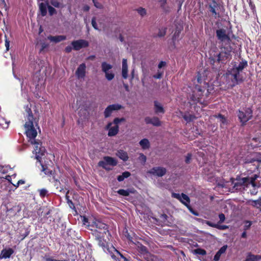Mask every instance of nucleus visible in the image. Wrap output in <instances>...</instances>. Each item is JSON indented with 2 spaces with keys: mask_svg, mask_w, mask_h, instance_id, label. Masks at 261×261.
I'll return each mask as SVG.
<instances>
[{
  "mask_svg": "<svg viewBox=\"0 0 261 261\" xmlns=\"http://www.w3.org/2000/svg\"><path fill=\"white\" fill-rule=\"evenodd\" d=\"M128 66L127 59H123L122 62V76L124 79H126L128 77Z\"/></svg>",
  "mask_w": 261,
  "mask_h": 261,
  "instance_id": "19",
  "label": "nucleus"
},
{
  "mask_svg": "<svg viewBox=\"0 0 261 261\" xmlns=\"http://www.w3.org/2000/svg\"><path fill=\"white\" fill-rule=\"evenodd\" d=\"M139 159L145 163L146 161V156L143 153H140Z\"/></svg>",
  "mask_w": 261,
  "mask_h": 261,
  "instance_id": "58",
  "label": "nucleus"
},
{
  "mask_svg": "<svg viewBox=\"0 0 261 261\" xmlns=\"http://www.w3.org/2000/svg\"><path fill=\"white\" fill-rule=\"evenodd\" d=\"M72 49H73L72 46H71L70 45H68L65 48L64 50L66 53H70L72 51Z\"/></svg>",
  "mask_w": 261,
  "mask_h": 261,
  "instance_id": "60",
  "label": "nucleus"
},
{
  "mask_svg": "<svg viewBox=\"0 0 261 261\" xmlns=\"http://www.w3.org/2000/svg\"><path fill=\"white\" fill-rule=\"evenodd\" d=\"M167 170L165 168L162 167H155L151 168L148 173L150 174L158 176L159 177H162L166 174Z\"/></svg>",
  "mask_w": 261,
  "mask_h": 261,
  "instance_id": "14",
  "label": "nucleus"
},
{
  "mask_svg": "<svg viewBox=\"0 0 261 261\" xmlns=\"http://www.w3.org/2000/svg\"><path fill=\"white\" fill-rule=\"evenodd\" d=\"M258 161L257 160H255V159H245L244 161L245 164H249V163H253L254 162Z\"/></svg>",
  "mask_w": 261,
  "mask_h": 261,
  "instance_id": "57",
  "label": "nucleus"
},
{
  "mask_svg": "<svg viewBox=\"0 0 261 261\" xmlns=\"http://www.w3.org/2000/svg\"><path fill=\"white\" fill-rule=\"evenodd\" d=\"M130 173L128 171H125L122 173L121 175L117 176V180L118 181H122L125 178H128L130 176Z\"/></svg>",
  "mask_w": 261,
  "mask_h": 261,
  "instance_id": "33",
  "label": "nucleus"
},
{
  "mask_svg": "<svg viewBox=\"0 0 261 261\" xmlns=\"http://www.w3.org/2000/svg\"><path fill=\"white\" fill-rule=\"evenodd\" d=\"M86 73V65L85 63L81 64L77 67L75 71V75L76 77L80 80L84 79Z\"/></svg>",
  "mask_w": 261,
  "mask_h": 261,
  "instance_id": "15",
  "label": "nucleus"
},
{
  "mask_svg": "<svg viewBox=\"0 0 261 261\" xmlns=\"http://www.w3.org/2000/svg\"><path fill=\"white\" fill-rule=\"evenodd\" d=\"M92 2L93 3V4H94V6L97 8H98V9H101L103 8V6L102 5L99 3L97 0H92Z\"/></svg>",
  "mask_w": 261,
  "mask_h": 261,
  "instance_id": "51",
  "label": "nucleus"
},
{
  "mask_svg": "<svg viewBox=\"0 0 261 261\" xmlns=\"http://www.w3.org/2000/svg\"><path fill=\"white\" fill-rule=\"evenodd\" d=\"M216 35L217 39L222 43L230 44L231 41L229 32L225 28H220L216 30Z\"/></svg>",
  "mask_w": 261,
  "mask_h": 261,
  "instance_id": "6",
  "label": "nucleus"
},
{
  "mask_svg": "<svg viewBox=\"0 0 261 261\" xmlns=\"http://www.w3.org/2000/svg\"><path fill=\"white\" fill-rule=\"evenodd\" d=\"M125 236L127 238V239L132 242L133 241V237L129 234L127 230L126 231Z\"/></svg>",
  "mask_w": 261,
  "mask_h": 261,
  "instance_id": "62",
  "label": "nucleus"
},
{
  "mask_svg": "<svg viewBox=\"0 0 261 261\" xmlns=\"http://www.w3.org/2000/svg\"><path fill=\"white\" fill-rule=\"evenodd\" d=\"M136 192V190L134 188H129L126 190L119 189L117 191L118 194L123 196H128L130 193L134 194Z\"/></svg>",
  "mask_w": 261,
  "mask_h": 261,
  "instance_id": "21",
  "label": "nucleus"
},
{
  "mask_svg": "<svg viewBox=\"0 0 261 261\" xmlns=\"http://www.w3.org/2000/svg\"><path fill=\"white\" fill-rule=\"evenodd\" d=\"M116 155L121 160L126 162L128 159L127 153L123 150L120 149L116 153Z\"/></svg>",
  "mask_w": 261,
  "mask_h": 261,
  "instance_id": "25",
  "label": "nucleus"
},
{
  "mask_svg": "<svg viewBox=\"0 0 261 261\" xmlns=\"http://www.w3.org/2000/svg\"><path fill=\"white\" fill-rule=\"evenodd\" d=\"M91 231L98 245L105 252L110 253L114 261H118L119 258L123 259L124 261L126 260V258L109 243L110 238L111 237L110 232L99 231L98 229H91Z\"/></svg>",
  "mask_w": 261,
  "mask_h": 261,
  "instance_id": "2",
  "label": "nucleus"
},
{
  "mask_svg": "<svg viewBox=\"0 0 261 261\" xmlns=\"http://www.w3.org/2000/svg\"><path fill=\"white\" fill-rule=\"evenodd\" d=\"M224 51H221L217 55V61L219 63L225 64L231 58V46L229 45L226 47H224Z\"/></svg>",
  "mask_w": 261,
  "mask_h": 261,
  "instance_id": "7",
  "label": "nucleus"
},
{
  "mask_svg": "<svg viewBox=\"0 0 261 261\" xmlns=\"http://www.w3.org/2000/svg\"><path fill=\"white\" fill-rule=\"evenodd\" d=\"M154 112L156 114L162 113L164 114L165 113V110L162 105L159 103L158 101H154Z\"/></svg>",
  "mask_w": 261,
  "mask_h": 261,
  "instance_id": "26",
  "label": "nucleus"
},
{
  "mask_svg": "<svg viewBox=\"0 0 261 261\" xmlns=\"http://www.w3.org/2000/svg\"><path fill=\"white\" fill-rule=\"evenodd\" d=\"M205 223L206 225H207L208 226H211L212 227H214V228H216V227L217 226V224L213 223V222H211L210 221L206 220Z\"/></svg>",
  "mask_w": 261,
  "mask_h": 261,
  "instance_id": "56",
  "label": "nucleus"
},
{
  "mask_svg": "<svg viewBox=\"0 0 261 261\" xmlns=\"http://www.w3.org/2000/svg\"><path fill=\"white\" fill-rule=\"evenodd\" d=\"M5 45L6 48V51H7L10 49V41L7 39L5 40Z\"/></svg>",
  "mask_w": 261,
  "mask_h": 261,
  "instance_id": "61",
  "label": "nucleus"
},
{
  "mask_svg": "<svg viewBox=\"0 0 261 261\" xmlns=\"http://www.w3.org/2000/svg\"><path fill=\"white\" fill-rule=\"evenodd\" d=\"M91 24L94 29H95L96 30H99L98 28V27H97L96 21V18L95 17H93L92 18Z\"/></svg>",
  "mask_w": 261,
  "mask_h": 261,
  "instance_id": "52",
  "label": "nucleus"
},
{
  "mask_svg": "<svg viewBox=\"0 0 261 261\" xmlns=\"http://www.w3.org/2000/svg\"><path fill=\"white\" fill-rule=\"evenodd\" d=\"M137 11L138 13L142 17L146 14V11L145 9L142 7L139 8L138 9H137Z\"/></svg>",
  "mask_w": 261,
  "mask_h": 261,
  "instance_id": "46",
  "label": "nucleus"
},
{
  "mask_svg": "<svg viewBox=\"0 0 261 261\" xmlns=\"http://www.w3.org/2000/svg\"><path fill=\"white\" fill-rule=\"evenodd\" d=\"M252 225V222L250 221H246L244 226V230L246 231L248 230Z\"/></svg>",
  "mask_w": 261,
  "mask_h": 261,
  "instance_id": "49",
  "label": "nucleus"
},
{
  "mask_svg": "<svg viewBox=\"0 0 261 261\" xmlns=\"http://www.w3.org/2000/svg\"><path fill=\"white\" fill-rule=\"evenodd\" d=\"M216 117L220 119V122H221L220 126L221 127H223L222 125L226 124L227 120L224 116L221 114H219L217 116H216Z\"/></svg>",
  "mask_w": 261,
  "mask_h": 261,
  "instance_id": "37",
  "label": "nucleus"
},
{
  "mask_svg": "<svg viewBox=\"0 0 261 261\" xmlns=\"http://www.w3.org/2000/svg\"><path fill=\"white\" fill-rule=\"evenodd\" d=\"M159 2L160 3V6L163 11L165 12H168V8L166 7L167 0H159Z\"/></svg>",
  "mask_w": 261,
  "mask_h": 261,
  "instance_id": "38",
  "label": "nucleus"
},
{
  "mask_svg": "<svg viewBox=\"0 0 261 261\" xmlns=\"http://www.w3.org/2000/svg\"><path fill=\"white\" fill-rule=\"evenodd\" d=\"M137 250L140 253L143 254L148 253L147 247L140 243H138L137 245Z\"/></svg>",
  "mask_w": 261,
  "mask_h": 261,
  "instance_id": "31",
  "label": "nucleus"
},
{
  "mask_svg": "<svg viewBox=\"0 0 261 261\" xmlns=\"http://www.w3.org/2000/svg\"><path fill=\"white\" fill-rule=\"evenodd\" d=\"M13 252L14 251L12 248L4 249L1 251L0 258H9Z\"/></svg>",
  "mask_w": 261,
  "mask_h": 261,
  "instance_id": "20",
  "label": "nucleus"
},
{
  "mask_svg": "<svg viewBox=\"0 0 261 261\" xmlns=\"http://www.w3.org/2000/svg\"><path fill=\"white\" fill-rule=\"evenodd\" d=\"M251 205L258 208L261 212V197L255 200H251Z\"/></svg>",
  "mask_w": 261,
  "mask_h": 261,
  "instance_id": "35",
  "label": "nucleus"
},
{
  "mask_svg": "<svg viewBox=\"0 0 261 261\" xmlns=\"http://www.w3.org/2000/svg\"><path fill=\"white\" fill-rule=\"evenodd\" d=\"M44 209H45V207H40V208L38 210V211H37V214H38L39 216H42V213H43V211L44 210Z\"/></svg>",
  "mask_w": 261,
  "mask_h": 261,
  "instance_id": "63",
  "label": "nucleus"
},
{
  "mask_svg": "<svg viewBox=\"0 0 261 261\" xmlns=\"http://www.w3.org/2000/svg\"><path fill=\"white\" fill-rule=\"evenodd\" d=\"M101 68L102 71L106 73L112 68V66L106 62H103L101 64Z\"/></svg>",
  "mask_w": 261,
  "mask_h": 261,
  "instance_id": "36",
  "label": "nucleus"
},
{
  "mask_svg": "<svg viewBox=\"0 0 261 261\" xmlns=\"http://www.w3.org/2000/svg\"><path fill=\"white\" fill-rule=\"evenodd\" d=\"M261 260V255H254L249 252L244 261H259Z\"/></svg>",
  "mask_w": 261,
  "mask_h": 261,
  "instance_id": "24",
  "label": "nucleus"
},
{
  "mask_svg": "<svg viewBox=\"0 0 261 261\" xmlns=\"http://www.w3.org/2000/svg\"><path fill=\"white\" fill-rule=\"evenodd\" d=\"M50 3L52 6L57 8L62 9L65 7V5L57 0H50Z\"/></svg>",
  "mask_w": 261,
  "mask_h": 261,
  "instance_id": "34",
  "label": "nucleus"
},
{
  "mask_svg": "<svg viewBox=\"0 0 261 261\" xmlns=\"http://www.w3.org/2000/svg\"><path fill=\"white\" fill-rule=\"evenodd\" d=\"M238 116L243 125L252 118V111L249 108L243 109L242 110H239Z\"/></svg>",
  "mask_w": 261,
  "mask_h": 261,
  "instance_id": "8",
  "label": "nucleus"
},
{
  "mask_svg": "<svg viewBox=\"0 0 261 261\" xmlns=\"http://www.w3.org/2000/svg\"><path fill=\"white\" fill-rule=\"evenodd\" d=\"M194 252L199 255H206V251L202 248H197L194 250Z\"/></svg>",
  "mask_w": 261,
  "mask_h": 261,
  "instance_id": "42",
  "label": "nucleus"
},
{
  "mask_svg": "<svg viewBox=\"0 0 261 261\" xmlns=\"http://www.w3.org/2000/svg\"><path fill=\"white\" fill-rule=\"evenodd\" d=\"M166 28H162L161 29H159L158 36L160 37H164L166 35Z\"/></svg>",
  "mask_w": 261,
  "mask_h": 261,
  "instance_id": "44",
  "label": "nucleus"
},
{
  "mask_svg": "<svg viewBox=\"0 0 261 261\" xmlns=\"http://www.w3.org/2000/svg\"><path fill=\"white\" fill-rule=\"evenodd\" d=\"M247 66V61L242 59L238 65L235 64L232 68L228 70V74L230 75L232 77L231 79L232 87L243 82V76L240 75V72Z\"/></svg>",
  "mask_w": 261,
  "mask_h": 261,
  "instance_id": "3",
  "label": "nucleus"
},
{
  "mask_svg": "<svg viewBox=\"0 0 261 261\" xmlns=\"http://www.w3.org/2000/svg\"><path fill=\"white\" fill-rule=\"evenodd\" d=\"M181 30H182L181 29H178L177 28H176V31L174 33V35L172 36V41L174 43L175 41L179 37Z\"/></svg>",
  "mask_w": 261,
  "mask_h": 261,
  "instance_id": "39",
  "label": "nucleus"
},
{
  "mask_svg": "<svg viewBox=\"0 0 261 261\" xmlns=\"http://www.w3.org/2000/svg\"><path fill=\"white\" fill-rule=\"evenodd\" d=\"M166 63L164 61H161L159 65H158V68H162L163 67L165 66L166 65Z\"/></svg>",
  "mask_w": 261,
  "mask_h": 261,
  "instance_id": "64",
  "label": "nucleus"
},
{
  "mask_svg": "<svg viewBox=\"0 0 261 261\" xmlns=\"http://www.w3.org/2000/svg\"><path fill=\"white\" fill-rule=\"evenodd\" d=\"M92 227L94 228L93 229H98L99 231L110 232L108 225L97 219H95L93 222Z\"/></svg>",
  "mask_w": 261,
  "mask_h": 261,
  "instance_id": "11",
  "label": "nucleus"
},
{
  "mask_svg": "<svg viewBox=\"0 0 261 261\" xmlns=\"http://www.w3.org/2000/svg\"><path fill=\"white\" fill-rule=\"evenodd\" d=\"M139 144L143 149H148L150 147L149 142L147 139H142L140 141Z\"/></svg>",
  "mask_w": 261,
  "mask_h": 261,
  "instance_id": "30",
  "label": "nucleus"
},
{
  "mask_svg": "<svg viewBox=\"0 0 261 261\" xmlns=\"http://www.w3.org/2000/svg\"><path fill=\"white\" fill-rule=\"evenodd\" d=\"M149 261H163V259L156 255H151L150 256Z\"/></svg>",
  "mask_w": 261,
  "mask_h": 261,
  "instance_id": "48",
  "label": "nucleus"
},
{
  "mask_svg": "<svg viewBox=\"0 0 261 261\" xmlns=\"http://www.w3.org/2000/svg\"><path fill=\"white\" fill-rule=\"evenodd\" d=\"M122 108H123V107L121 105L118 104V103L113 104V105H110L108 106L106 108V109L104 111V113H103L105 117V118L109 117L111 115L112 112L114 111H118V110L121 109Z\"/></svg>",
  "mask_w": 261,
  "mask_h": 261,
  "instance_id": "12",
  "label": "nucleus"
},
{
  "mask_svg": "<svg viewBox=\"0 0 261 261\" xmlns=\"http://www.w3.org/2000/svg\"><path fill=\"white\" fill-rule=\"evenodd\" d=\"M220 8V4L217 3L215 0H212V2L208 4V10L216 18L220 17V13L217 12Z\"/></svg>",
  "mask_w": 261,
  "mask_h": 261,
  "instance_id": "13",
  "label": "nucleus"
},
{
  "mask_svg": "<svg viewBox=\"0 0 261 261\" xmlns=\"http://www.w3.org/2000/svg\"><path fill=\"white\" fill-rule=\"evenodd\" d=\"M219 223H222L224 222L225 220V216L224 214L221 213L219 214Z\"/></svg>",
  "mask_w": 261,
  "mask_h": 261,
  "instance_id": "54",
  "label": "nucleus"
},
{
  "mask_svg": "<svg viewBox=\"0 0 261 261\" xmlns=\"http://www.w3.org/2000/svg\"><path fill=\"white\" fill-rule=\"evenodd\" d=\"M145 122L146 124H151L155 126H160L161 125V121L159 118L156 117H153L152 118L147 117L145 118Z\"/></svg>",
  "mask_w": 261,
  "mask_h": 261,
  "instance_id": "18",
  "label": "nucleus"
},
{
  "mask_svg": "<svg viewBox=\"0 0 261 261\" xmlns=\"http://www.w3.org/2000/svg\"><path fill=\"white\" fill-rule=\"evenodd\" d=\"M112 122H109L106 126V129L108 130V135L109 137L116 136L119 132V125L112 127Z\"/></svg>",
  "mask_w": 261,
  "mask_h": 261,
  "instance_id": "16",
  "label": "nucleus"
},
{
  "mask_svg": "<svg viewBox=\"0 0 261 261\" xmlns=\"http://www.w3.org/2000/svg\"><path fill=\"white\" fill-rule=\"evenodd\" d=\"M103 160L100 161L98 163V166L102 167L107 171H110L111 169L108 167V165L115 166L118 163L117 160L111 156H105L103 157Z\"/></svg>",
  "mask_w": 261,
  "mask_h": 261,
  "instance_id": "9",
  "label": "nucleus"
},
{
  "mask_svg": "<svg viewBox=\"0 0 261 261\" xmlns=\"http://www.w3.org/2000/svg\"><path fill=\"white\" fill-rule=\"evenodd\" d=\"M105 76L108 81H111L114 79L115 74L113 73H109L108 72H107L105 73Z\"/></svg>",
  "mask_w": 261,
  "mask_h": 261,
  "instance_id": "50",
  "label": "nucleus"
},
{
  "mask_svg": "<svg viewBox=\"0 0 261 261\" xmlns=\"http://www.w3.org/2000/svg\"><path fill=\"white\" fill-rule=\"evenodd\" d=\"M69 193V190H68L67 191V192H66V195H65V199L67 201V203L68 204L70 208H71L72 210H75V207L74 206L73 202L69 198V196L68 195Z\"/></svg>",
  "mask_w": 261,
  "mask_h": 261,
  "instance_id": "32",
  "label": "nucleus"
},
{
  "mask_svg": "<svg viewBox=\"0 0 261 261\" xmlns=\"http://www.w3.org/2000/svg\"><path fill=\"white\" fill-rule=\"evenodd\" d=\"M236 180H237V181L233 183V188L236 190H241L243 186L247 187V180H248V178L243 177L237 178Z\"/></svg>",
  "mask_w": 261,
  "mask_h": 261,
  "instance_id": "17",
  "label": "nucleus"
},
{
  "mask_svg": "<svg viewBox=\"0 0 261 261\" xmlns=\"http://www.w3.org/2000/svg\"><path fill=\"white\" fill-rule=\"evenodd\" d=\"M172 197L176 198L180 201L182 204L186 206L190 212L194 214L195 216H198V213L193 210L191 206L190 205V198L186 194L182 193L180 195L178 193H172Z\"/></svg>",
  "mask_w": 261,
  "mask_h": 261,
  "instance_id": "5",
  "label": "nucleus"
},
{
  "mask_svg": "<svg viewBox=\"0 0 261 261\" xmlns=\"http://www.w3.org/2000/svg\"><path fill=\"white\" fill-rule=\"evenodd\" d=\"M180 113L182 118L187 121V122H190L195 118V116L194 115L189 113H183L181 112H180Z\"/></svg>",
  "mask_w": 261,
  "mask_h": 261,
  "instance_id": "28",
  "label": "nucleus"
},
{
  "mask_svg": "<svg viewBox=\"0 0 261 261\" xmlns=\"http://www.w3.org/2000/svg\"><path fill=\"white\" fill-rule=\"evenodd\" d=\"M205 89L206 88L204 87L196 85L191 96V100L195 103H199L204 106H206L207 102L205 99V97L207 98V95L204 94Z\"/></svg>",
  "mask_w": 261,
  "mask_h": 261,
  "instance_id": "4",
  "label": "nucleus"
},
{
  "mask_svg": "<svg viewBox=\"0 0 261 261\" xmlns=\"http://www.w3.org/2000/svg\"><path fill=\"white\" fill-rule=\"evenodd\" d=\"M258 177V176L257 174H254L251 177H246L248 179L247 182V186H248L249 185H251L252 187H254L256 186L255 180Z\"/></svg>",
  "mask_w": 261,
  "mask_h": 261,
  "instance_id": "27",
  "label": "nucleus"
},
{
  "mask_svg": "<svg viewBox=\"0 0 261 261\" xmlns=\"http://www.w3.org/2000/svg\"><path fill=\"white\" fill-rule=\"evenodd\" d=\"M216 228L219 229L220 230H225L228 228V226L225 225H221L217 224V226L216 227Z\"/></svg>",
  "mask_w": 261,
  "mask_h": 261,
  "instance_id": "59",
  "label": "nucleus"
},
{
  "mask_svg": "<svg viewBox=\"0 0 261 261\" xmlns=\"http://www.w3.org/2000/svg\"><path fill=\"white\" fill-rule=\"evenodd\" d=\"M11 59L12 61V71H13V74L15 77H16V74L15 73V59L14 57H13V56H11Z\"/></svg>",
  "mask_w": 261,
  "mask_h": 261,
  "instance_id": "47",
  "label": "nucleus"
},
{
  "mask_svg": "<svg viewBox=\"0 0 261 261\" xmlns=\"http://www.w3.org/2000/svg\"><path fill=\"white\" fill-rule=\"evenodd\" d=\"M191 158H192V154L190 153H188L186 156V159H185L186 163L189 164L191 162Z\"/></svg>",
  "mask_w": 261,
  "mask_h": 261,
  "instance_id": "55",
  "label": "nucleus"
},
{
  "mask_svg": "<svg viewBox=\"0 0 261 261\" xmlns=\"http://www.w3.org/2000/svg\"><path fill=\"white\" fill-rule=\"evenodd\" d=\"M47 38L51 42L55 43H58L66 39V36L65 35H58L55 36L50 35L48 36Z\"/></svg>",
  "mask_w": 261,
  "mask_h": 261,
  "instance_id": "22",
  "label": "nucleus"
},
{
  "mask_svg": "<svg viewBox=\"0 0 261 261\" xmlns=\"http://www.w3.org/2000/svg\"><path fill=\"white\" fill-rule=\"evenodd\" d=\"M227 248V245H224L221 248H220V249L217 252V253L215 255L214 260L215 261H218L220 259L221 255L226 252Z\"/></svg>",
  "mask_w": 261,
  "mask_h": 261,
  "instance_id": "23",
  "label": "nucleus"
},
{
  "mask_svg": "<svg viewBox=\"0 0 261 261\" xmlns=\"http://www.w3.org/2000/svg\"><path fill=\"white\" fill-rule=\"evenodd\" d=\"M47 3L45 4L43 3H41L39 5V10L42 16H45L47 14Z\"/></svg>",
  "mask_w": 261,
  "mask_h": 261,
  "instance_id": "29",
  "label": "nucleus"
},
{
  "mask_svg": "<svg viewBox=\"0 0 261 261\" xmlns=\"http://www.w3.org/2000/svg\"><path fill=\"white\" fill-rule=\"evenodd\" d=\"M47 8H48L49 15L52 16L54 14H55L57 13L56 10L52 6L48 5V6H47Z\"/></svg>",
  "mask_w": 261,
  "mask_h": 261,
  "instance_id": "45",
  "label": "nucleus"
},
{
  "mask_svg": "<svg viewBox=\"0 0 261 261\" xmlns=\"http://www.w3.org/2000/svg\"><path fill=\"white\" fill-rule=\"evenodd\" d=\"M44 259L45 261H66L65 259L59 260V259H54L53 256H50L47 255L46 254L45 255Z\"/></svg>",
  "mask_w": 261,
  "mask_h": 261,
  "instance_id": "43",
  "label": "nucleus"
},
{
  "mask_svg": "<svg viewBox=\"0 0 261 261\" xmlns=\"http://www.w3.org/2000/svg\"><path fill=\"white\" fill-rule=\"evenodd\" d=\"M24 109L26 113V122L24 124L25 134L28 142L34 146L33 152L36 155V159L40 162L41 156L44 155L46 149L42 146V141L36 139L37 132L34 126V118L31 110V105H27Z\"/></svg>",
  "mask_w": 261,
  "mask_h": 261,
  "instance_id": "1",
  "label": "nucleus"
},
{
  "mask_svg": "<svg viewBox=\"0 0 261 261\" xmlns=\"http://www.w3.org/2000/svg\"><path fill=\"white\" fill-rule=\"evenodd\" d=\"M125 121V119L123 117L122 118H115L113 121V124L115 125V126L119 125V124L121 122H124Z\"/></svg>",
  "mask_w": 261,
  "mask_h": 261,
  "instance_id": "41",
  "label": "nucleus"
},
{
  "mask_svg": "<svg viewBox=\"0 0 261 261\" xmlns=\"http://www.w3.org/2000/svg\"><path fill=\"white\" fill-rule=\"evenodd\" d=\"M47 191L45 189H42L39 190V194L40 197H44L47 194Z\"/></svg>",
  "mask_w": 261,
  "mask_h": 261,
  "instance_id": "53",
  "label": "nucleus"
},
{
  "mask_svg": "<svg viewBox=\"0 0 261 261\" xmlns=\"http://www.w3.org/2000/svg\"><path fill=\"white\" fill-rule=\"evenodd\" d=\"M42 166V171L44 172V173L46 175H50L52 174V171L49 169L47 166L41 164Z\"/></svg>",
  "mask_w": 261,
  "mask_h": 261,
  "instance_id": "40",
  "label": "nucleus"
},
{
  "mask_svg": "<svg viewBox=\"0 0 261 261\" xmlns=\"http://www.w3.org/2000/svg\"><path fill=\"white\" fill-rule=\"evenodd\" d=\"M74 50H80L83 48H86L89 46V42L84 39H79L74 40L71 43Z\"/></svg>",
  "mask_w": 261,
  "mask_h": 261,
  "instance_id": "10",
  "label": "nucleus"
}]
</instances>
